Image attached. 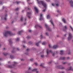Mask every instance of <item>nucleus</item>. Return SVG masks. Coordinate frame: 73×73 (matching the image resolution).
<instances>
[{
    "mask_svg": "<svg viewBox=\"0 0 73 73\" xmlns=\"http://www.w3.org/2000/svg\"><path fill=\"white\" fill-rule=\"evenodd\" d=\"M46 34L47 36H48V33H46Z\"/></svg>",
    "mask_w": 73,
    "mask_h": 73,
    "instance_id": "40",
    "label": "nucleus"
},
{
    "mask_svg": "<svg viewBox=\"0 0 73 73\" xmlns=\"http://www.w3.org/2000/svg\"><path fill=\"white\" fill-rule=\"evenodd\" d=\"M30 69H31V68H29V70H30Z\"/></svg>",
    "mask_w": 73,
    "mask_h": 73,
    "instance_id": "58",
    "label": "nucleus"
},
{
    "mask_svg": "<svg viewBox=\"0 0 73 73\" xmlns=\"http://www.w3.org/2000/svg\"><path fill=\"white\" fill-rule=\"evenodd\" d=\"M64 52V51L62 50L60 51V54L61 55H62L63 54V53Z\"/></svg>",
    "mask_w": 73,
    "mask_h": 73,
    "instance_id": "15",
    "label": "nucleus"
},
{
    "mask_svg": "<svg viewBox=\"0 0 73 73\" xmlns=\"http://www.w3.org/2000/svg\"><path fill=\"white\" fill-rule=\"evenodd\" d=\"M42 16H43V14H40V18L39 19V20L41 21L42 20H44V18H43V17H42Z\"/></svg>",
    "mask_w": 73,
    "mask_h": 73,
    "instance_id": "5",
    "label": "nucleus"
},
{
    "mask_svg": "<svg viewBox=\"0 0 73 73\" xmlns=\"http://www.w3.org/2000/svg\"><path fill=\"white\" fill-rule=\"evenodd\" d=\"M66 62H64L63 64H66Z\"/></svg>",
    "mask_w": 73,
    "mask_h": 73,
    "instance_id": "57",
    "label": "nucleus"
},
{
    "mask_svg": "<svg viewBox=\"0 0 73 73\" xmlns=\"http://www.w3.org/2000/svg\"><path fill=\"white\" fill-rule=\"evenodd\" d=\"M38 27L40 28H41V27L38 25H36L35 26V28H37Z\"/></svg>",
    "mask_w": 73,
    "mask_h": 73,
    "instance_id": "7",
    "label": "nucleus"
},
{
    "mask_svg": "<svg viewBox=\"0 0 73 73\" xmlns=\"http://www.w3.org/2000/svg\"><path fill=\"white\" fill-rule=\"evenodd\" d=\"M33 59H30V61H33Z\"/></svg>",
    "mask_w": 73,
    "mask_h": 73,
    "instance_id": "41",
    "label": "nucleus"
},
{
    "mask_svg": "<svg viewBox=\"0 0 73 73\" xmlns=\"http://www.w3.org/2000/svg\"><path fill=\"white\" fill-rule=\"evenodd\" d=\"M16 2L17 4H19L20 3V2L17 1Z\"/></svg>",
    "mask_w": 73,
    "mask_h": 73,
    "instance_id": "37",
    "label": "nucleus"
},
{
    "mask_svg": "<svg viewBox=\"0 0 73 73\" xmlns=\"http://www.w3.org/2000/svg\"><path fill=\"white\" fill-rule=\"evenodd\" d=\"M9 42L10 44H12V42L11 41V39H10L9 40Z\"/></svg>",
    "mask_w": 73,
    "mask_h": 73,
    "instance_id": "22",
    "label": "nucleus"
},
{
    "mask_svg": "<svg viewBox=\"0 0 73 73\" xmlns=\"http://www.w3.org/2000/svg\"><path fill=\"white\" fill-rule=\"evenodd\" d=\"M69 35V36L68 38V40H70L72 38V37H73V36H72V34L70 33H69L68 34Z\"/></svg>",
    "mask_w": 73,
    "mask_h": 73,
    "instance_id": "3",
    "label": "nucleus"
},
{
    "mask_svg": "<svg viewBox=\"0 0 73 73\" xmlns=\"http://www.w3.org/2000/svg\"><path fill=\"white\" fill-rule=\"evenodd\" d=\"M70 54V52H69L68 53V54Z\"/></svg>",
    "mask_w": 73,
    "mask_h": 73,
    "instance_id": "56",
    "label": "nucleus"
},
{
    "mask_svg": "<svg viewBox=\"0 0 73 73\" xmlns=\"http://www.w3.org/2000/svg\"><path fill=\"white\" fill-rule=\"evenodd\" d=\"M49 52H50L51 53H52V50H50V51H49L48 50V49H47V54H49Z\"/></svg>",
    "mask_w": 73,
    "mask_h": 73,
    "instance_id": "9",
    "label": "nucleus"
},
{
    "mask_svg": "<svg viewBox=\"0 0 73 73\" xmlns=\"http://www.w3.org/2000/svg\"><path fill=\"white\" fill-rule=\"evenodd\" d=\"M10 57L11 59H12V58H14L13 56L12 55H10Z\"/></svg>",
    "mask_w": 73,
    "mask_h": 73,
    "instance_id": "23",
    "label": "nucleus"
},
{
    "mask_svg": "<svg viewBox=\"0 0 73 73\" xmlns=\"http://www.w3.org/2000/svg\"><path fill=\"white\" fill-rule=\"evenodd\" d=\"M66 34H65L64 35V36H66Z\"/></svg>",
    "mask_w": 73,
    "mask_h": 73,
    "instance_id": "62",
    "label": "nucleus"
},
{
    "mask_svg": "<svg viewBox=\"0 0 73 73\" xmlns=\"http://www.w3.org/2000/svg\"><path fill=\"white\" fill-rule=\"evenodd\" d=\"M50 22L53 25V26H54V24H53V21H52V20H51L50 21Z\"/></svg>",
    "mask_w": 73,
    "mask_h": 73,
    "instance_id": "21",
    "label": "nucleus"
},
{
    "mask_svg": "<svg viewBox=\"0 0 73 73\" xmlns=\"http://www.w3.org/2000/svg\"><path fill=\"white\" fill-rule=\"evenodd\" d=\"M60 60H65V58L61 57L60 58Z\"/></svg>",
    "mask_w": 73,
    "mask_h": 73,
    "instance_id": "18",
    "label": "nucleus"
},
{
    "mask_svg": "<svg viewBox=\"0 0 73 73\" xmlns=\"http://www.w3.org/2000/svg\"><path fill=\"white\" fill-rule=\"evenodd\" d=\"M37 0L38 4H41L44 7L46 8V3L42 1H39L38 0Z\"/></svg>",
    "mask_w": 73,
    "mask_h": 73,
    "instance_id": "1",
    "label": "nucleus"
},
{
    "mask_svg": "<svg viewBox=\"0 0 73 73\" xmlns=\"http://www.w3.org/2000/svg\"><path fill=\"white\" fill-rule=\"evenodd\" d=\"M34 9H35V11H36V12L37 13H38V9H37V8L36 7H35L34 8Z\"/></svg>",
    "mask_w": 73,
    "mask_h": 73,
    "instance_id": "12",
    "label": "nucleus"
},
{
    "mask_svg": "<svg viewBox=\"0 0 73 73\" xmlns=\"http://www.w3.org/2000/svg\"><path fill=\"white\" fill-rule=\"evenodd\" d=\"M27 15L28 16V17L30 19L31 18V12H28L27 13Z\"/></svg>",
    "mask_w": 73,
    "mask_h": 73,
    "instance_id": "4",
    "label": "nucleus"
},
{
    "mask_svg": "<svg viewBox=\"0 0 73 73\" xmlns=\"http://www.w3.org/2000/svg\"><path fill=\"white\" fill-rule=\"evenodd\" d=\"M24 10H23L22 11V12H24Z\"/></svg>",
    "mask_w": 73,
    "mask_h": 73,
    "instance_id": "59",
    "label": "nucleus"
},
{
    "mask_svg": "<svg viewBox=\"0 0 73 73\" xmlns=\"http://www.w3.org/2000/svg\"><path fill=\"white\" fill-rule=\"evenodd\" d=\"M19 8H17L15 10L17 11H18V10H19Z\"/></svg>",
    "mask_w": 73,
    "mask_h": 73,
    "instance_id": "36",
    "label": "nucleus"
},
{
    "mask_svg": "<svg viewBox=\"0 0 73 73\" xmlns=\"http://www.w3.org/2000/svg\"><path fill=\"white\" fill-rule=\"evenodd\" d=\"M62 21L64 23H66V21L64 19H62Z\"/></svg>",
    "mask_w": 73,
    "mask_h": 73,
    "instance_id": "20",
    "label": "nucleus"
},
{
    "mask_svg": "<svg viewBox=\"0 0 73 73\" xmlns=\"http://www.w3.org/2000/svg\"><path fill=\"white\" fill-rule=\"evenodd\" d=\"M8 63L9 64V63H10V62H8Z\"/></svg>",
    "mask_w": 73,
    "mask_h": 73,
    "instance_id": "63",
    "label": "nucleus"
},
{
    "mask_svg": "<svg viewBox=\"0 0 73 73\" xmlns=\"http://www.w3.org/2000/svg\"><path fill=\"white\" fill-rule=\"evenodd\" d=\"M5 20H7V18H6V17H5Z\"/></svg>",
    "mask_w": 73,
    "mask_h": 73,
    "instance_id": "51",
    "label": "nucleus"
},
{
    "mask_svg": "<svg viewBox=\"0 0 73 73\" xmlns=\"http://www.w3.org/2000/svg\"><path fill=\"white\" fill-rule=\"evenodd\" d=\"M17 50H19V48H17Z\"/></svg>",
    "mask_w": 73,
    "mask_h": 73,
    "instance_id": "49",
    "label": "nucleus"
},
{
    "mask_svg": "<svg viewBox=\"0 0 73 73\" xmlns=\"http://www.w3.org/2000/svg\"><path fill=\"white\" fill-rule=\"evenodd\" d=\"M37 70V69H34V70H32V72H36Z\"/></svg>",
    "mask_w": 73,
    "mask_h": 73,
    "instance_id": "17",
    "label": "nucleus"
},
{
    "mask_svg": "<svg viewBox=\"0 0 73 73\" xmlns=\"http://www.w3.org/2000/svg\"><path fill=\"white\" fill-rule=\"evenodd\" d=\"M46 43L45 42H44L42 43V45H45Z\"/></svg>",
    "mask_w": 73,
    "mask_h": 73,
    "instance_id": "33",
    "label": "nucleus"
},
{
    "mask_svg": "<svg viewBox=\"0 0 73 73\" xmlns=\"http://www.w3.org/2000/svg\"><path fill=\"white\" fill-rule=\"evenodd\" d=\"M52 6H54V4H52Z\"/></svg>",
    "mask_w": 73,
    "mask_h": 73,
    "instance_id": "48",
    "label": "nucleus"
},
{
    "mask_svg": "<svg viewBox=\"0 0 73 73\" xmlns=\"http://www.w3.org/2000/svg\"><path fill=\"white\" fill-rule=\"evenodd\" d=\"M46 1H47L48 2V1H50V0H46Z\"/></svg>",
    "mask_w": 73,
    "mask_h": 73,
    "instance_id": "46",
    "label": "nucleus"
},
{
    "mask_svg": "<svg viewBox=\"0 0 73 73\" xmlns=\"http://www.w3.org/2000/svg\"><path fill=\"white\" fill-rule=\"evenodd\" d=\"M16 40L17 41H19V38H17V39H16Z\"/></svg>",
    "mask_w": 73,
    "mask_h": 73,
    "instance_id": "28",
    "label": "nucleus"
},
{
    "mask_svg": "<svg viewBox=\"0 0 73 73\" xmlns=\"http://www.w3.org/2000/svg\"><path fill=\"white\" fill-rule=\"evenodd\" d=\"M45 26L46 28V29H48V31H50V28H49V27H48V25H47L46 24Z\"/></svg>",
    "mask_w": 73,
    "mask_h": 73,
    "instance_id": "6",
    "label": "nucleus"
},
{
    "mask_svg": "<svg viewBox=\"0 0 73 73\" xmlns=\"http://www.w3.org/2000/svg\"><path fill=\"white\" fill-rule=\"evenodd\" d=\"M8 54V53H6V54H5L4 53H3V54H4V56H7V55Z\"/></svg>",
    "mask_w": 73,
    "mask_h": 73,
    "instance_id": "32",
    "label": "nucleus"
},
{
    "mask_svg": "<svg viewBox=\"0 0 73 73\" xmlns=\"http://www.w3.org/2000/svg\"><path fill=\"white\" fill-rule=\"evenodd\" d=\"M44 65V64H41L40 65V66H42V67H43V68H44V66H43Z\"/></svg>",
    "mask_w": 73,
    "mask_h": 73,
    "instance_id": "25",
    "label": "nucleus"
},
{
    "mask_svg": "<svg viewBox=\"0 0 73 73\" xmlns=\"http://www.w3.org/2000/svg\"><path fill=\"white\" fill-rule=\"evenodd\" d=\"M49 18H50V16H49V15H48L47 16V19H49Z\"/></svg>",
    "mask_w": 73,
    "mask_h": 73,
    "instance_id": "31",
    "label": "nucleus"
},
{
    "mask_svg": "<svg viewBox=\"0 0 73 73\" xmlns=\"http://www.w3.org/2000/svg\"><path fill=\"white\" fill-rule=\"evenodd\" d=\"M35 65H36V66H37V63H35Z\"/></svg>",
    "mask_w": 73,
    "mask_h": 73,
    "instance_id": "39",
    "label": "nucleus"
},
{
    "mask_svg": "<svg viewBox=\"0 0 73 73\" xmlns=\"http://www.w3.org/2000/svg\"><path fill=\"white\" fill-rule=\"evenodd\" d=\"M20 20H21V21H23V17H21V18H20Z\"/></svg>",
    "mask_w": 73,
    "mask_h": 73,
    "instance_id": "27",
    "label": "nucleus"
},
{
    "mask_svg": "<svg viewBox=\"0 0 73 73\" xmlns=\"http://www.w3.org/2000/svg\"><path fill=\"white\" fill-rule=\"evenodd\" d=\"M31 38V37L28 36L27 37V39H29V38Z\"/></svg>",
    "mask_w": 73,
    "mask_h": 73,
    "instance_id": "29",
    "label": "nucleus"
},
{
    "mask_svg": "<svg viewBox=\"0 0 73 73\" xmlns=\"http://www.w3.org/2000/svg\"><path fill=\"white\" fill-rule=\"evenodd\" d=\"M58 68L59 69H64V68L62 67V66H58Z\"/></svg>",
    "mask_w": 73,
    "mask_h": 73,
    "instance_id": "10",
    "label": "nucleus"
},
{
    "mask_svg": "<svg viewBox=\"0 0 73 73\" xmlns=\"http://www.w3.org/2000/svg\"><path fill=\"white\" fill-rule=\"evenodd\" d=\"M48 45L49 46V48H51V46H50V44H48Z\"/></svg>",
    "mask_w": 73,
    "mask_h": 73,
    "instance_id": "38",
    "label": "nucleus"
},
{
    "mask_svg": "<svg viewBox=\"0 0 73 73\" xmlns=\"http://www.w3.org/2000/svg\"><path fill=\"white\" fill-rule=\"evenodd\" d=\"M12 53H15V51H12Z\"/></svg>",
    "mask_w": 73,
    "mask_h": 73,
    "instance_id": "53",
    "label": "nucleus"
},
{
    "mask_svg": "<svg viewBox=\"0 0 73 73\" xmlns=\"http://www.w3.org/2000/svg\"><path fill=\"white\" fill-rule=\"evenodd\" d=\"M32 30H30L29 31V32H32Z\"/></svg>",
    "mask_w": 73,
    "mask_h": 73,
    "instance_id": "44",
    "label": "nucleus"
},
{
    "mask_svg": "<svg viewBox=\"0 0 73 73\" xmlns=\"http://www.w3.org/2000/svg\"><path fill=\"white\" fill-rule=\"evenodd\" d=\"M41 57H42V58H44V55H42L41 56Z\"/></svg>",
    "mask_w": 73,
    "mask_h": 73,
    "instance_id": "34",
    "label": "nucleus"
},
{
    "mask_svg": "<svg viewBox=\"0 0 73 73\" xmlns=\"http://www.w3.org/2000/svg\"><path fill=\"white\" fill-rule=\"evenodd\" d=\"M23 42H24V43H25V42H25V41H23Z\"/></svg>",
    "mask_w": 73,
    "mask_h": 73,
    "instance_id": "45",
    "label": "nucleus"
},
{
    "mask_svg": "<svg viewBox=\"0 0 73 73\" xmlns=\"http://www.w3.org/2000/svg\"><path fill=\"white\" fill-rule=\"evenodd\" d=\"M62 73H64V72H62Z\"/></svg>",
    "mask_w": 73,
    "mask_h": 73,
    "instance_id": "64",
    "label": "nucleus"
},
{
    "mask_svg": "<svg viewBox=\"0 0 73 73\" xmlns=\"http://www.w3.org/2000/svg\"><path fill=\"white\" fill-rule=\"evenodd\" d=\"M23 32V31H21L19 32L18 33L19 35H20L21 33H22Z\"/></svg>",
    "mask_w": 73,
    "mask_h": 73,
    "instance_id": "14",
    "label": "nucleus"
},
{
    "mask_svg": "<svg viewBox=\"0 0 73 73\" xmlns=\"http://www.w3.org/2000/svg\"><path fill=\"white\" fill-rule=\"evenodd\" d=\"M29 1V0H27V2H28Z\"/></svg>",
    "mask_w": 73,
    "mask_h": 73,
    "instance_id": "61",
    "label": "nucleus"
},
{
    "mask_svg": "<svg viewBox=\"0 0 73 73\" xmlns=\"http://www.w3.org/2000/svg\"><path fill=\"white\" fill-rule=\"evenodd\" d=\"M52 56H54V53H53V54Z\"/></svg>",
    "mask_w": 73,
    "mask_h": 73,
    "instance_id": "50",
    "label": "nucleus"
},
{
    "mask_svg": "<svg viewBox=\"0 0 73 73\" xmlns=\"http://www.w3.org/2000/svg\"><path fill=\"white\" fill-rule=\"evenodd\" d=\"M58 46L54 45L53 46V49H56V48H58Z\"/></svg>",
    "mask_w": 73,
    "mask_h": 73,
    "instance_id": "11",
    "label": "nucleus"
},
{
    "mask_svg": "<svg viewBox=\"0 0 73 73\" xmlns=\"http://www.w3.org/2000/svg\"><path fill=\"white\" fill-rule=\"evenodd\" d=\"M70 27L71 28V29L72 30V31H73V28H72V26H70Z\"/></svg>",
    "mask_w": 73,
    "mask_h": 73,
    "instance_id": "35",
    "label": "nucleus"
},
{
    "mask_svg": "<svg viewBox=\"0 0 73 73\" xmlns=\"http://www.w3.org/2000/svg\"><path fill=\"white\" fill-rule=\"evenodd\" d=\"M45 9H44V10H43V12H45Z\"/></svg>",
    "mask_w": 73,
    "mask_h": 73,
    "instance_id": "54",
    "label": "nucleus"
},
{
    "mask_svg": "<svg viewBox=\"0 0 73 73\" xmlns=\"http://www.w3.org/2000/svg\"><path fill=\"white\" fill-rule=\"evenodd\" d=\"M70 3L71 4V6L72 7H73V1H71Z\"/></svg>",
    "mask_w": 73,
    "mask_h": 73,
    "instance_id": "8",
    "label": "nucleus"
},
{
    "mask_svg": "<svg viewBox=\"0 0 73 73\" xmlns=\"http://www.w3.org/2000/svg\"><path fill=\"white\" fill-rule=\"evenodd\" d=\"M56 6H57V7L59 5V3H56Z\"/></svg>",
    "mask_w": 73,
    "mask_h": 73,
    "instance_id": "30",
    "label": "nucleus"
},
{
    "mask_svg": "<svg viewBox=\"0 0 73 73\" xmlns=\"http://www.w3.org/2000/svg\"><path fill=\"white\" fill-rule=\"evenodd\" d=\"M2 59L1 58H0V61H1V60H2Z\"/></svg>",
    "mask_w": 73,
    "mask_h": 73,
    "instance_id": "60",
    "label": "nucleus"
},
{
    "mask_svg": "<svg viewBox=\"0 0 73 73\" xmlns=\"http://www.w3.org/2000/svg\"><path fill=\"white\" fill-rule=\"evenodd\" d=\"M14 64L13 65V66H15V65H16V64H17V62H14Z\"/></svg>",
    "mask_w": 73,
    "mask_h": 73,
    "instance_id": "16",
    "label": "nucleus"
},
{
    "mask_svg": "<svg viewBox=\"0 0 73 73\" xmlns=\"http://www.w3.org/2000/svg\"><path fill=\"white\" fill-rule=\"evenodd\" d=\"M51 63H52V62H50L48 63V64H51Z\"/></svg>",
    "mask_w": 73,
    "mask_h": 73,
    "instance_id": "47",
    "label": "nucleus"
},
{
    "mask_svg": "<svg viewBox=\"0 0 73 73\" xmlns=\"http://www.w3.org/2000/svg\"><path fill=\"white\" fill-rule=\"evenodd\" d=\"M40 42H38L37 43H36V46H38V45H39V44Z\"/></svg>",
    "mask_w": 73,
    "mask_h": 73,
    "instance_id": "24",
    "label": "nucleus"
},
{
    "mask_svg": "<svg viewBox=\"0 0 73 73\" xmlns=\"http://www.w3.org/2000/svg\"><path fill=\"white\" fill-rule=\"evenodd\" d=\"M8 67L10 68H13V67L12 66H11V65L8 66Z\"/></svg>",
    "mask_w": 73,
    "mask_h": 73,
    "instance_id": "19",
    "label": "nucleus"
},
{
    "mask_svg": "<svg viewBox=\"0 0 73 73\" xmlns=\"http://www.w3.org/2000/svg\"><path fill=\"white\" fill-rule=\"evenodd\" d=\"M40 37H41V38H42V35H40Z\"/></svg>",
    "mask_w": 73,
    "mask_h": 73,
    "instance_id": "42",
    "label": "nucleus"
},
{
    "mask_svg": "<svg viewBox=\"0 0 73 73\" xmlns=\"http://www.w3.org/2000/svg\"><path fill=\"white\" fill-rule=\"evenodd\" d=\"M70 58H69V57H68L67 58V59H69Z\"/></svg>",
    "mask_w": 73,
    "mask_h": 73,
    "instance_id": "55",
    "label": "nucleus"
},
{
    "mask_svg": "<svg viewBox=\"0 0 73 73\" xmlns=\"http://www.w3.org/2000/svg\"><path fill=\"white\" fill-rule=\"evenodd\" d=\"M57 12H60V11L59 10H57Z\"/></svg>",
    "mask_w": 73,
    "mask_h": 73,
    "instance_id": "52",
    "label": "nucleus"
},
{
    "mask_svg": "<svg viewBox=\"0 0 73 73\" xmlns=\"http://www.w3.org/2000/svg\"><path fill=\"white\" fill-rule=\"evenodd\" d=\"M9 34L10 36H12L13 35V33L9 31H7L5 33V34L3 33V35L4 36L7 37H8Z\"/></svg>",
    "mask_w": 73,
    "mask_h": 73,
    "instance_id": "2",
    "label": "nucleus"
},
{
    "mask_svg": "<svg viewBox=\"0 0 73 73\" xmlns=\"http://www.w3.org/2000/svg\"><path fill=\"white\" fill-rule=\"evenodd\" d=\"M68 28V27H66V26H65L64 27V29H65V30H64V29H63V31H65L66 29H67Z\"/></svg>",
    "mask_w": 73,
    "mask_h": 73,
    "instance_id": "13",
    "label": "nucleus"
},
{
    "mask_svg": "<svg viewBox=\"0 0 73 73\" xmlns=\"http://www.w3.org/2000/svg\"><path fill=\"white\" fill-rule=\"evenodd\" d=\"M72 70V67H70L69 68L68 70Z\"/></svg>",
    "mask_w": 73,
    "mask_h": 73,
    "instance_id": "26",
    "label": "nucleus"
},
{
    "mask_svg": "<svg viewBox=\"0 0 73 73\" xmlns=\"http://www.w3.org/2000/svg\"><path fill=\"white\" fill-rule=\"evenodd\" d=\"M27 51H29V49L27 48Z\"/></svg>",
    "mask_w": 73,
    "mask_h": 73,
    "instance_id": "43",
    "label": "nucleus"
}]
</instances>
